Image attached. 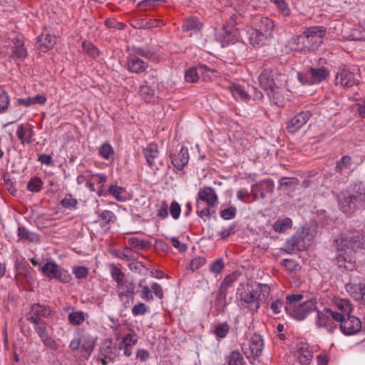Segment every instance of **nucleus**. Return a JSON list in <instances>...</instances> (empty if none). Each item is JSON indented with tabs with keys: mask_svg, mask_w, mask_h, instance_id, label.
Segmentation results:
<instances>
[{
	"mask_svg": "<svg viewBox=\"0 0 365 365\" xmlns=\"http://www.w3.org/2000/svg\"><path fill=\"white\" fill-rule=\"evenodd\" d=\"M42 274L48 279H55L62 283H68L71 279V275L68 272L62 268L54 262H47L40 267Z\"/></svg>",
	"mask_w": 365,
	"mask_h": 365,
	"instance_id": "9",
	"label": "nucleus"
},
{
	"mask_svg": "<svg viewBox=\"0 0 365 365\" xmlns=\"http://www.w3.org/2000/svg\"><path fill=\"white\" fill-rule=\"evenodd\" d=\"M16 274L14 280L19 286H32L35 282L34 270L30 267L26 262H21L15 264Z\"/></svg>",
	"mask_w": 365,
	"mask_h": 365,
	"instance_id": "10",
	"label": "nucleus"
},
{
	"mask_svg": "<svg viewBox=\"0 0 365 365\" xmlns=\"http://www.w3.org/2000/svg\"><path fill=\"white\" fill-rule=\"evenodd\" d=\"M236 31H232L225 25H220L219 28L215 29V36L219 42L224 47L228 46L229 43L235 40L236 36Z\"/></svg>",
	"mask_w": 365,
	"mask_h": 365,
	"instance_id": "18",
	"label": "nucleus"
},
{
	"mask_svg": "<svg viewBox=\"0 0 365 365\" xmlns=\"http://www.w3.org/2000/svg\"><path fill=\"white\" fill-rule=\"evenodd\" d=\"M206 259L203 257H197L194 258L190 263V268L192 271H195L205 264Z\"/></svg>",
	"mask_w": 365,
	"mask_h": 365,
	"instance_id": "62",
	"label": "nucleus"
},
{
	"mask_svg": "<svg viewBox=\"0 0 365 365\" xmlns=\"http://www.w3.org/2000/svg\"><path fill=\"white\" fill-rule=\"evenodd\" d=\"M82 47L90 56L96 58L99 56V51L98 49L90 42L84 41L82 43Z\"/></svg>",
	"mask_w": 365,
	"mask_h": 365,
	"instance_id": "51",
	"label": "nucleus"
},
{
	"mask_svg": "<svg viewBox=\"0 0 365 365\" xmlns=\"http://www.w3.org/2000/svg\"><path fill=\"white\" fill-rule=\"evenodd\" d=\"M264 342L261 335L254 334L250 339L248 348L245 345L242 351L247 359H256L259 357L262 351Z\"/></svg>",
	"mask_w": 365,
	"mask_h": 365,
	"instance_id": "13",
	"label": "nucleus"
},
{
	"mask_svg": "<svg viewBox=\"0 0 365 365\" xmlns=\"http://www.w3.org/2000/svg\"><path fill=\"white\" fill-rule=\"evenodd\" d=\"M336 306L340 313L343 314L345 317L351 315L353 311L352 305L347 299H341L336 303Z\"/></svg>",
	"mask_w": 365,
	"mask_h": 365,
	"instance_id": "41",
	"label": "nucleus"
},
{
	"mask_svg": "<svg viewBox=\"0 0 365 365\" xmlns=\"http://www.w3.org/2000/svg\"><path fill=\"white\" fill-rule=\"evenodd\" d=\"M236 214L237 209L236 207L232 206L220 211V217L225 220H232L235 218Z\"/></svg>",
	"mask_w": 365,
	"mask_h": 365,
	"instance_id": "54",
	"label": "nucleus"
},
{
	"mask_svg": "<svg viewBox=\"0 0 365 365\" xmlns=\"http://www.w3.org/2000/svg\"><path fill=\"white\" fill-rule=\"evenodd\" d=\"M274 183L269 179L252 185V188L259 192L272 193L274 191Z\"/></svg>",
	"mask_w": 365,
	"mask_h": 365,
	"instance_id": "31",
	"label": "nucleus"
},
{
	"mask_svg": "<svg viewBox=\"0 0 365 365\" xmlns=\"http://www.w3.org/2000/svg\"><path fill=\"white\" fill-rule=\"evenodd\" d=\"M359 230H351L346 233L337 243L336 260L339 264L342 262H351V257L359 249Z\"/></svg>",
	"mask_w": 365,
	"mask_h": 365,
	"instance_id": "5",
	"label": "nucleus"
},
{
	"mask_svg": "<svg viewBox=\"0 0 365 365\" xmlns=\"http://www.w3.org/2000/svg\"><path fill=\"white\" fill-rule=\"evenodd\" d=\"M326 310H327V313H329L330 317H331L332 322H334L335 323L339 322L340 324H341V322H343V320L345 317V316H344L343 314H341L339 312L333 311L329 308H326Z\"/></svg>",
	"mask_w": 365,
	"mask_h": 365,
	"instance_id": "63",
	"label": "nucleus"
},
{
	"mask_svg": "<svg viewBox=\"0 0 365 365\" xmlns=\"http://www.w3.org/2000/svg\"><path fill=\"white\" fill-rule=\"evenodd\" d=\"M225 267L222 258L216 259L210 267V272L215 274H220Z\"/></svg>",
	"mask_w": 365,
	"mask_h": 365,
	"instance_id": "52",
	"label": "nucleus"
},
{
	"mask_svg": "<svg viewBox=\"0 0 365 365\" xmlns=\"http://www.w3.org/2000/svg\"><path fill=\"white\" fill-rule=\"evenodd\" d=\"M88 272V269L84 266H76L73 268V272L77 279L86 278Z\"/></svg>",
	"mask_w": 365,
	"mask_h": 365,
	"instance_id": "55",
	"label": "nucleus"
},
{
	"mask_svg": "<svg viewBox=\"0 0 365 365\" xmlns=\"http://www.w3.org/2000/svg\"><path fill=\"white\" fill-rule=\"evenodd\" d=\"M230 89L232 95L236 99H240L244 102L249 101V95H250V93H249L247 86L245 88L239 84H234L230 86Z\"/></svg>",
	"mask_w": 365,
	"mask_h": 365,
	"instance_id": "27",
	"label": "nucleus"
},
{
	"mask_svg": "<svg viewBox=\"0 0 365 365\" xmlns=\"http://www.w3.org/2000/svg\"><path fill=\"white\" fill-rule=\"evenodd\" d=\"M34 329L41 341L46 346L52 347L55 341L48 334L46 322L34 324Z\"/></svg>",
	"mask_w": 365,
	"mask_h": 365,
	"instance_id": "23",
	"label": "nucleus"
},
{
	"mask_svg": "<svg viewBox=\"0 0 365 365\" xmlns=\"http://www.w3.org/2000/svg\"><path fill=\"white\" fill-rule=\"evenodd\" d=\"M43 182L38 177H34L27 183V189L33 192H38L41 190Z\"/></svg>",
	"mask_w": 365,
	"mask_h": 365,
	"instance_id": "42",
	"label": "nucleus"
},
{
	"mask_svg": "<svg viewBox=\"0 0 365 365\" xmlns=\"http://www.w3.org/2000/svg\"><path fill=\"white\" fill-rule=\"evenodd\" d=\"M154 82L151 81H144L143 84L140 86L138 93L142 99L146 103H150L155 96Z\"/></svg>",
	"mask_w": 365,
	"mask_h": 365,
	"instance_id": "22",
	"label": "nucleus"
},
{
	"mask_svg": "<svg viewBox=\"0 0 365 365\" xmlns=\"http://www.w3.org/2000/svg\"><path fill=\"white\" fill-rule=\"evenodd\" d=\"M299 180L296 178L283 177L279 179V187H290L299 185Z\"/></svg>",
	"mask_w": 365,
	"mask_h": 365,
	"instance_id": "53",
	"label": "nucleus"
},
{
	"mask_svg": "<svg viewBox=\"0 0 365 365\" xmlns=\"http://www.w3.org/2000/svg\"><path fill=\"white\" fill-rule=\"evenodd\" d=\"M271 2H273L274 4L277 6L279 10L282 11V14L285 16H287L290 14V10L287 6V4L284 0H270Z\"/></svg>",
	"mask_w": 365,
	"mask_h": 365,
	"instance_id": "58",
	"label": "nucleus"
},
{
	"mask_svg": "<svg viewBox=\"0 0 365 365\" xmlns=\"http://www.w3.org/2000/svg\"><path fill=\"white\" fill-rule=\"evenodd\" d=\"M68 320L72 325H80L85 321L84 313L82 311L73 312L68 314Z\"/></svg>",
	"mask_w": 365,
	"mask_h": 365,
	"instance_id": "39",
	"label": "nucleus"
},
{
	"mask_svg": "<svg viewBox=\"0 0 365 365\" xmlns=\"http://www.w3.org/2000/svg\"><path fill=\"white\" fill-rule=\"evenodd\" d=\"M269 292L270 288L267 284L258 283L255 288L252 284L248 283L243 291L239 293L240 305L251 312H257L259 308L261 296L267 298Z\"/></svg>",
	"mask_w": 365,
	"mask_h": 365,
	"instance_id": "4",
	"label": "nucleus"
},
{
	"mask_svg": "<svg viewBox=\"0 0 365 365\" xmlns=\"http://www.w3.org/2000/svg\"><path fill=\"white\" fill-rule=\"evenodd\" d=\"M56 43V36H52L47 30H44L37 40L38 48L43 52L52 48Z\"/></svg>",
	"mask_w": 365,
	"mask_h": 365,
	"instance_id": "21",
	"label": "nucleus"
},
{
	"mask_svg": "<svg viewBox=\"0 0 365 365\" xmlns=\"http://www.w3.org/2000/svg\"><path fill=\"white\" fill-rule=\"evenodd\" d=\"M9 102L8 93L0 88V113L8 109Z\"/></svg>",
	"mask_w": 365,
	"mask_h": 365,
	"instance_id": "49",
	"label": "nucleus"
},
{
	"mask_svg": "<svg viewBox=\"0 0 365 365\" xmlns=\"http://www.w3.org/2000/svg\"><path fill=\"white\" fill-rule=\"evenodd\" d=\"M340 210L346 214L365 207V185L361 182L356 183L353 190H343L337 197Z\"/></svg>",
	"mask_w": 365,
	"mask_h": 365,
	"instance_id": "2",
	"label": "nucleus"
},
{
	"mask_svg": "<svg viewBox=\"0 0 365 365\" xmlns=\"http://www.w3.org/2000/svg\"><path fill=\"white\" fill-rule=\"evenodd\" d=\"M255 29L263 31L271 35V32L274 27V22L268 17H257L255 19Z\"/></svg>",
	"mask_w": 365,
	"mask_h": 365,
	"instance_id": "25",
	"label": "nucleus"
},
{
	"mask_svg": "<svg viewBox=\"0 0 365 365\" xmlns=\"http://www.w3.org/2000/svg\"><path fill=\"white\" fill-rule=\"evenodd\" d=\"M352 164L351 158L349 155H344L336 163L334 171L337 173H343L344 170L350 169Z\"/></svg>",
	"mask_w": 365,
	"mask_h": 365,
	"instance_id": "35",
	"label": "nucleus"
},
{
	"mask_svg": "<svg viewBox=\"0 0 365 365\" xmlns=\"http://www.w3.org/2000/svg\"><path fill=\"white\" fill-rule=\"evenodd\" d=\"M297 359L302 365H307L310 363L313 355L307 347H301L297 350Z\"/></svg>",
	"mask_w": 365,
	"mask_h": 365,
	"instance_id": "34",
	"label": "nucleus"
},
{
	"mask_svg": "<svg viewBox=\"0 0 365 365\" xmlns=\"http://www.w3.org/2000/svg\"><path fill=\"white\" fill-rule=\"evenodd\" d=\"M148 312L147 307L144 303L139 302L136 304L133 308H132V314L133 316H139V315H143Z\"/></svg>",
	"mask_w": 365,
	"mask_h": 365,
	"instance_id": "59",
	"label": "nucleus"
},
{
	"mask_svg": "<svg viewBox=\"0 0 365 365\" xmlns=\"http://www.w3.org/2000/svg\"><path fill=\"white\" fill-rule=\"evenodd\" d=\"M285 304L282 299H276L270 304V309L274 314H279L282 308H284Z\"/></svg>",
	"mask_w": 365,
	"mask_h": 365,
	"instance_id": "64",
	"label": "nucleus"
},
{
	"mask_svg": "<svg viewBox=\"0 0 365 365\" xmlns=\"http://www.w3.org/2000/svg\"><path fill=\"white\" fill-rule=\"evenodd\" d=\"M170 212L173 219L178 220L181 212L180 204L176 201H173L170 206Z\"/></svg>",
	"mask_w": 365,
	"mask_h": 365,
	"instance_id": "60",
	"label": "nucleus"
},
{
	"mask_svg": "<svg viewBox=\"0 0 365 365\" xmlns=\"http://www.w3.org/2000/svg\"><path fill=\"white\" fill-rule=\"evenodd\" d=\"M18 237L20 241L23 242H38L40 241L38 234L29 231L24 227H19L18 228Z\"/></svg>",
	"mask_w": 365,
	"mask_h": 365,
	"instance_id": "29",
	"label": "nucleus"
},
{
	"mask_svg": "<svg viewBox=\"0 0 365 365\" xmlns=\"http://www.w3.org/2000/svg\"><path fill=\"white\" fill-rule=\"evenodd\" d=\"M218 197L212 187L205 186L200 188L196 202L197 215L204 220H206L205 217L209 219L211 215V209L216 207Z\"/></svg>",
	"mask_w": 365,
	"mask_h": 365,
	"instance_id": "6",
	"label": "nucleus"
},
{
	"mask_svg": "<svg viewBox=\"0 0 365 365\" xmlns=\"http://www.w3.org/2000/svg\"><path fill=\"white\" fill-rule=\"evenodd\" d=\"M230 331V326L227 322L218 324L214 331V334L217 337L225 338Z\"/></svg>",
	"mask_w": 365,
	"mask_h": 365,
	"instance_id": "44",
	"label": "nucleus"
},
{
	"mask_svg": "<svg viewBox=\"0 0 365 365\" xmlns=\"http://www.w3.org/2000/svg\"><path fill=\"white\" fill-rule=\"evenodd\" d=\"M329 75V69L319 64L308 68L304 74L299 73L298 79L303 84L313 85L325 81Z\"/></svg>",
	"mask_w": 365,
	"mask_h": 365,
	"instance_id": "8",
	"label": "nucleus"
},
{
	"mask_svg": "<svg viewBox=\"0 0 365 365\" xmlns=\"http://www.w3.org/2000/svg\"><path fill=\"white\" fill-rule=\"evenodd\" d=\"M170 158L173 165L177 170H182L189 160L188 149L182 146L178 153L170 154Z\"/></svg>",
	"mask_w": 365,
	"mask_h": 365,
	"instance_id": "20",
	"label": "nucleus"
},
{
	"mask_svg": "<svg viewBox=\"0 0 365 365\" xmlns=\"http://www.w3.org/2000/svg\"><path fill=\"white\" fill-rule=\"evenodd\" d=\"M101 222V226L102 227H106L107 225L110 222H115L116 221L115 215L110 210H103L98 215Z\"/></svg>",
	"mask_w": 365,
	"mask_h": 365,
	"instance_id": "37",
	"label": "nucleus"
},
{
	"mask_svg": "<svg viewBox=\"0 0 365 365\" xmlns=\"http://www.w3.org/2000/svg\"><path fill=\"white\" fill-rule=\"evenodd\" d=\"M315 324L318 328H326L329 334H333L337 328L336 323L332 322V319L326 309L322 312L317 311Z\"/></svg>",
	"mask_w": 365,
	"mask_h": 365,
	"instance_id": "17",
	"label": "nucleus"
},
{
	"mask_svg": "<svg viewBox=\"0 0 365 365\" xmlns=\"http://www.w3.org/2000/svg\"><path fill=\"white\" fill-rule=\"evenodd\" d=\"M127 68L133 73H143L148 68V64L138 56L130 54L127 58Z\"/></svg>",
	"mask_w": 365,
	"mask_h": 365,
	"instance_id": "19",
	"label": "nucleus"
},
{
	"mask_svg": "<svg viewBox=\"0 0 365 365\" xmlns=\"http://www.w3.org/2000/svg\"><path fill=\"white\" fill-rule=\"evenodd\" d=\"M303 299V295L301 294H289L286 297V304L284 307V309L287 312V308H289L297 305V303L301 301Z\"/></svg>",
	"mask_w": 365,
	"mask_h": 365,
	"instance_id": "47",
	"label": "nucleus"
},
{
	"mask_svg": "<svg viewBox=\"0 0 365 365\" xmlns=\"http://www.w3.org/2000/svg\"><path fill=\"white\" fill-rule=\"evenodd\" d=\"M339 328L344 335L356 334L361 329V322L358 317L351 314L344 317Z\"/></svg>",
	"mask_w": 365,
	"mask_h": 365,
	"instance_id": "16",
	"label": "nucleus"
},
{
	"mask_svg": "<svg viewBox=\"0 0 365 365\" xmlns=\"http://www.w3.org/2000/svg\"><path fill=\"white\" fill-rule=\"evenodd\" d=\"M118 296L120 301L123 303V307L126 309L130 307L133 303V294H128V293L118 292Z\"/></svg>",
	"mask_w": 365,
	"mask_h": 365,
	"instance_id": "57",
	"label": "nucleus"
},
{
	"mask_svg": "<svg viewBox=\"0 0 365 365\" xmlns=\"http://www.w3.org/2000/svg\"><path fill=\"white\" fill-rule=\"evenodd\" d=\"M237 277L238 274H237L236 272H232V274L227 275L221 282L219 289H221L227 292V289L230 287H231L233 284V283L237 280Z\"/></svg>",
	"mask_w": 365,
	"mask_h": 365,
	"instance_id": "43",
	"label": "nucleus"
},
{
	"mask_svg": "<svg viewBox=\"0 0 365 365\" xmlns=\"http://www.w3.org/2000/svg\"><path fill=\"white\" fill-rule=\"evenodd\" d=\"M317 309V301L314 299L307 300L293 308H287V313L292 318L297 320H303L307 316Z\"/></svg>",
	"mask_w": 365,
	"mask_h": 365,
	"instance_id": "11",
	"label": "nucleus"
},
{
	"mask_svg": "<svg viewBox=\"0 0 365 365\" xmlns=\"http://www.w3.org/2000/svg\"><path fill=\"white\" fill-rule=\"evenodd\" d=\"M202 24L197 19L191 18L187 19L182 25L183 31H199L202 27Z\"/></svg>",
	"mask_w": 365,
	"mask_h": 365,
	"instance_id": "40",
	"label": "nucleus"
},
{
	"mask_svg": "<svg viewBox=\"0 0 365 365\" xmlns=\"http://www.w3.org/2000/svg\"><path fill=\"white\" fill-rule=\"evenodd\" d=\"M14 43V46L12 47L9 57L15 61H23L28 55L27 50L24 47V43L18 39L16 42Z\"/></svg>",
	"mask_w": 365,
	"mask_h": 365,
	"instance_id": "24",
	"label": "nucleus"
},
{
	"mask_svg": "<svg viewBox=\"0 0 365 365\" xmlns=\"http://www.w3.org/2000/svg\"><path fill=\"white\" fill-rule=\"evenodd\" d=\"M199 71L197 67H192L187 69L185 73V80L187 83H195L199 79Z\"/></svg>",
	"mask_w": 365,
	"mask_h": 365,
	"instance_id": "46",
	"label": "nucleus"
},
{
	"mask_svg": "<svg viewBox=\"0 0 365 365\" xmlns=\"http://www.w3.org/2000/svg\"><path fill=\"white\" fill-rule=\"evenodd\" d=\"M227 365H246V362L241 353L238 351H232L226 357Z\"/></svg>",
	"mask_w": 365,
	"mask_h": 365,
	"instance_id": "32",
	"label": "nucleus"
},
{
	"mask_svg": "<svg viewBox=\"0 0 365 365\" xmlns=\"http://www.w3.org/2000/svg\"><path fill=\"white\" fill-rule=\"evenodd\" d=\"M227 305V292L219 289L215 301V308L218 313H222L225 312Z\"/></svg>",
	"mask_w": 365,
	"mask_h": 365,
	"instance_id": "30",
	"label": "nucleus"
},
{
	"mask_svg": "<svg viewBox=\"0 0 365 365\" xmlns=\"http://www.w3.org/2000/svg\"><path fill=\"white\" fill-rule=\"evenodd\" d=\"M51 309L48 307L40 304H34L31 307L29 313L26 314V319L29 322L36 324L44 322L42 317H48L51 315Z\"/></svg>",
	"mask_w": 365,
	"mask_h": 365,
	"instance_id": "14",
	"label": "nucleus"
},
{
	"mask_svg": "<svg viewBox=\"0 0 365 365\" xmlns=\"http://www.w3.org/2000/svg\"><path fill=\"white\" fill-rule=\"evenodd\" d=\"M292 226V221L290 218L286 217L282 220H277L273 224V229L275 232L279 233L284 232L287 230L291 228Z\"/></svg>",
	"mask_w": 365,
	"mask_h": 365,
	"instance_id": "33",
	"label": "nucleus"
},
{
	"mask_svg": "<svg viewBox=\"0 0 365 365\" xmlns=\"http://www.w3.org/2000/svg\"><path fill=\"white\" fill-rule=\"evenodd\" d=\"M314 237L313 230L310 232V227H304L301 232L295 233L287 240L284 250L289 254L303 250L306 248L307 245L312 240Z\"/></svg>",
	"mask_w": 365,
	"mask_h": 365,
	"instance_id": "7",
	"label": "nucleus"
},
{
	"mask_svg": "<svg viewBox=\"0 0 365 365\" xmlns=\"http://www.w3.org/2000/svg\"><path fill=\"white\" fill-rule=\"evenodd\" d=\"M357 83L355 74L346 66L339 68L336 73L335 84L343 88H350Z\"/></svg>",
	"mask_w": 365,
	"mask_h": 365,
	"instance_id": "15",
	"label": "nucleus"
},
{
	"mask_svg": "<svg viewBox=\"0 0 365 365\" xmlns=\"http://www.w3.org/2000/svg\"><path fill=\"white\" fill-rule=\"evenodd\" d=\"M60 204L66 209L73 210L76 207L78 202L71 194H66L65 197L61 200Z\"/></svg>",
	"mask_w": 365,
	"mask_h": 365,
	"instance_id": "45",
	"label": "nucleus"
},
{
	"mask_svg": "<svg viewBox=\"0 0 365 365\" xmlns=\"http://www.w3.org/2000/svg\"><path fill=\"white\" fill-rule=\"evenodd\" d=\"M98 154L106 160L113 159L114 150L108 142H106L99 147Z\"/></svg>",
	"mask_w": 365,
	"mask_h": 365,
	"instance_id": "36",
	"label": "nucleus"
},
{
	"mask_svg": "<svg viewBox=\"0 0 365 365\" xmlns=\"http://www.w3.org/2000/svg\"><path fill=\"white\" fill-rule=\"evenodd\" d=\"M143 154L148 164L150 166L154 165L159 155L158 145L156 144L148 145L145 148H144Z\"/></svg>",
	"mask_w": 365,
	"mask_h": 365,
	"instance_id": "28",
	"label": "nucleus"
},
{
	"mask_svg": "<svg viewBox=\"0 0 365 365\" xmlns=\"http://www.w3.org/2000/svg\"><path fill=\"white\" fill-rule=\"evenodd\" d=\"M325 34L326 29L323 26L307 28L302 35L294 39V50L302 53L315 51L322 43Z\"/></svg>",
	"mask_w": 365,
	"mask_h": 365,
	"instance_id": "3",
	"label": "nucleus"
},
{
	"mask_svg": "<svg viewBox=\"0 0 365 365\" xmlns=\"http://www.w3.org/2000/svg\"><path fill=\"white\" fill-rule=\"evenodd\" d=\"M81 347L86 354V358L88 359L93 351L95 347V341L92 338L87 337L83 339Z\"/></svg>",
	"mask_w": 365,
	"mask_h": 365,
	"instance_id": "48",
	"label": "nucleus"
},
{
	"mask_svg": "<svg viewBox=\"0 0 365 365\" xmlns=\"http://www.w3.org/2000/svg\"><path fill=\"white\" fill-rule=\"evenodd\" d=\"M258 80L271 102L277 106H283L284 98L281 88L286 81V76L276 69H264Z\"/></svg>",
	"mask_w": 365,
	"mask_h": 365,
	"instance_id": "1",
	"label": "nucleus"
},
{
	"mask_svg": "<svg viewBox=\"0 0 365 365\" xmlns=\"http://www.w3.org/2000/svg\"><path fill=\"white\" fill-rule=\"evenodd\" d=\"M247 88H249V100L250 98H253L254 100H262L263 98L262 93L259 91L256 87L247 85Z\"/></svg>",
	"mask_w": 365,
	"mask_h": 365,
	"instance_id": "61",
	"label": "nucleus"
},
{
	"mask_svg": "<svg viewBox=\"0 0 365 365\" xmlns=\"http://www.w3.org/2000/svg\"><path fill=\"white\" fill-rule=\"evenodd\" d=\"M110 274L113 280L116 281L118 279L119 281L120 279L125 278V274L115 264H110Z\"/></svg>",
	"mask_w": 365,
	"mask_h": 365,
	"instance_id": "56",
	"label": "nucleus"
},
{
	"mask_svg": "<svg viewBox=\"0 0 365 365\" xmlns=\"http://www.w3.org/2000/svg\"><path fill=\"white\" fill-rule=\"evenodd\" d=\"M269 37H271V35L269 34L252 29L249 39L253 46L260 47L265 43L267 39Z\"/></svg>",
	"mask_w": 365,
	"mask_h": 365,
	"instance_id": "26",
	"label": "nucleus"
},
{
	"mask_svg": "<svg viewBox=\"0 0 365 365\" xmlns=\"http://www.w3.org/2000/svg\"><path fill=\"white\" fill-rule=\"evenodd\" d=\"M311 115V113L308 110L297 113L287 121L286 128L287 132L290 134H295L307 124Z\"/></svg>",
	"mask_w": 365,
	"mask_h": 365,
	"instance_id": "12",
	"label": "nucleus"
},
{
	"mask_svg": "<svg viewBox=\"0 0 365 365\" xmlns=\"http://www.w3.org/2000/svg\"><path fill=\"white\" fill-rule=\"evenodd\" d=\"M128 243L131 248H135L139 250H145L148 245V242L145 240H140L137 237H131L128 240Z\"/></svg>",
	"mask_w": 365,
	"mask_h": 365,
	"instance_id": "50",
	"label": "nucleus"
},
{
	"mask_svg": "<svg viewBox=\"0 0 365 365\" xmlns=\"http://www.w3.org/2000/svg\"><path fill=\"white\" fill-rule=\"evenodd\" d=\"M133 51L134 55L144 57L146 59H152L155 55V51L148 47H135Z\"/></svg>",
	"mask_w": 365,
	"mask_h": 365,
	"instance_id": "38",
	"label": "nucleus"
}]
</instances>
